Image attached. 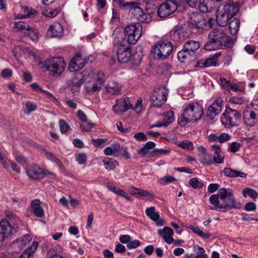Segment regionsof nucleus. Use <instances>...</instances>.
Masks as SVG:
<instances>
[{
    "mask_svg": "<svg viewBox=\"0 0 258 258\" xmlns=\"http://www.w3.org/2000/svg\"><path fill=\"white\" fill-rule=\"evenodd\" d=\"M209 200L214 206H210V210L226 212L232 209H239L241 207V204L236 202L230 189L221 188L216 194L212 195Z\"/></svg>",
    "mask_w": 258,
    "mask_h": 258,
    "instance_id": "1",
    "label": "nucleus"
},
{
    "mask_svg": "<svg viewBox=\"0 0 258 258\" xmlns=\"http://www.w3.org/2000/svg\"><path fill=\"white\" fill-rule=\"evenodd\" d=\"M233 45L232 39L227 35L225 28H214L208 35V40L204 48L208 51L214 50L223 47L230 48Z\"/></svg>",
    "mask_w": 258,
    "mask_h": 258,
    "instance_id": "2",
    "label": "nucleus"
},
{
    "mask_svg": "<svg viewBox=\"0 0 258 258\" xmlns=\"http://www.w3.org/2000/svg\"><path fill=\"white\" fill-rule=\"evenodd\" d=\"M203 114V107L198 103L186 104L183 113L178 117V124L184 126L189 122L197 121L202 118Z\"/></svg>",
    "mask_w": 258,
    "mask_h": 258,
    "instance_id": "3",
    "label": "nucleus"
},
{
    "mask_svg": "<svg viewBox=\"0 0 258 258\" xmlns=\"http://www.w3.org/2000/svg\"><path fill=\"white\" fill-rule=\"evenodd\" d=\"M173 49V45L170 42L159 41L153 46L152 52L155 57L162 60L167 58L171 53Z\"/></svg>",
    "mask_w": 258,
    "mask_h": 258,
    "instance_id": "4",
    "label": "nucleus"
},
{
    "mask_svg": "<svg viewBox=\"0 0 258 258\" xmlns=\"http://www.w3.org/2000/svg\"><path fill=\"white\" fill-rule=\"evenodd\" d=\"M240 118L241 114L238 111L226 107L225 112L221 115V122L226 128H231Z\"/></svg>",
    "mask_w": 258,
    "mask_h": 258,
    "instance_id": "5",
    "label": "nucleus"
},
{
    "mask_svg": "<svg viewBox=\"0 0 258 258\" xmlns=\"http://www.w3.org/2000/svg\"><path fill=\"white\" fill-rule=\"evenodd\" d=\"M45 68L53 74L60 75L65 70L66 63L62 57H53L44 62Z\"/></svg>",
    "mask_w": 258,
    "mask_h": 258,
    "instance_id": "6",
    "label": "nucleus"
},
{
    "mask_svg": "<svg viewBox=\"0 0 258 258\" xmlns=\"http://www.w3.org/2000/svg\"><path fill=\"white\" fill-rule=\"evenodd\" d=\"M143 26L140 23L129 25L125 27L124 32L127 37L129 44H135L141 37Z\"/></svg>",
    "mask_w": 258,
    "mask_h": 258,
    "instance_id": "7",
    "label": "nucleus"
},
{
    "mask_svg": "<svg viewBox=\"0 0 258 258\" xmlns=\"http://www.w3.org/2000/svg\"><path fill=\"white\" fill-rule=\"evenodd\" d=\"M168 90L165 87L156 88L150 96L151 104L154 107H160L167 100Z\"/></svg>",
    "mask_w": 258,
    "mask_h": 258,
    "instance_id": "8",
    "label": "nucleus"
},
{
    "mask_svg": "<svg viewBox=\"0 0 258 258\" xmlns=\"http://www.w3.org/2000/svg\"><path fill=\"white\" fill-rule=\"evenodd\" d=\"M176 0H166L158 8V15L161 18H166L177 9Z\"/></svg>",
    "mask_w": 258,
    "mask_h": 258,
    "instance_id": "9",
    "label": "nucleus"
},
{
    "mask_svg": "<svg viewBox=\"0 0 258 258\" xmlns=\"http://www.w3.org/2000/svg\"><path fill=\"white\" fill-rule=\"evenodd\" d=\"M27 176L32 179L35 180H41L48 174L49 172L40 168L35 164H32L28 166L26 170Z\"/></svg>",
    "mask_w": 258,
    "mask_h": 258,
    "instance_id": "10",
    "label": "nucleus"
},
{
    "mask_svg": "<svg viewBox=\"0 0 258 258\" xmlns=\"http://www.w3.org/2000/svg\"><path fill=\"white\" fill-rule=\"evenodd\" d=\"M188 22L192 25V28L198 31L203 30L206 24L204 16L197 12H192L188 14Z\"/></svg>",
    "mask_w": 258,
    "mask_h": 258,
    "instance_id": "11",
    "label": "nucleus"
},
{
    "mask_svg": "<svg viewBox=\"0 0 258 258\" xmlns=\"http://www.w3.org/2000/svg\"><path fill=\"white\" fill-rule=\"evenodd\" d=\"M1 232H0V242L8 240V237L16 232L15 228L13 227L7 219H3L0 222Z\"/></svg>",
    "mask_w": 258,
    "mask_h": 258,
    "instance_id": "12",
    "label": "nucleus"
},
{
    "mask_svg": "<svg viewBox=\"0 0 258 258\" xmlns=\"http://www.w3.org/2000/svg\"><path fill=\"white\" fill-rule=\"evenodd\" d=\"M223 101L221 98L215 100L210 105L207 111V116L210 119H213L216 116L220 114L222 111Z\"/></svg>",
    "mask_w": 258,
    "mask_h": 258,
    "instance_id": "13",
    "label": "nucleus"
},
{
    "mask_svg": "<svg viewBox=\"0 0 258 258\" xmlns=\"http://www.w3.org/2000/svg\"><path fill=\"white\" fill-rule=\"evenodd\" d=\"M131 56L130 45L118 47L117 58L119 62L123 63L128 62L131 58Z\"/></svg>",
    "mask_w": 258,
    "mask_h": 258,
    "instance_id": "14",
    "label": "nucleus"
},
{
    "mask_svg": "<svg viewBox=\"0 0 258 258\" xmlns=\"http://www.w3.org/2000/svg\"><path fill=\"white\" fill-rule=\"evenodd\" d=\"M131 104L129 101V98L127 97L123 99H120L116 100V104L112 108L113 111L116 114H119L122 112H125L131 108Z\"/></svg>",
    "mask_w": 258,
    "mask_h": 258,
    "instance_id": "15",
    "label": "nucleus"
},
{
    "mask_svg": "<svg viewBox=\"0 0 258 258\" xmlns=\"http://www.w3.org/2000/svg\"><path fill=\"white\" fill-rule=\"evenodd\" d=\"M188 36L189 33L187 29L183 27H179L170 32L171 39L175 42L183 41Z\"/></svg>",
    "mask_w": 258,
    "mask_h": 258,
    "instance_id": "16",
    "label": "nucleus"
},
{
    "mask_svg": "<svg viewBox=\"0 0 258 258\" xmlns=\"http://www.w3.org/2000/svg\"><path fill=\"white\" fill-rule=\"evenodd\" d=\"M86 80V74H80L76 78L68 80L67 84L71 87L72 92H76L79 90L81 86Z\"/></svg>",
    "mask_w": 258,
    "mask_h": 258,
    "instance_id": "17",
    "label": "nucleus"
},
{
    "mask_svg": "<svg viewBox=\"0 0 258 258\" xmlns=\"http://www.w3.org/2000/svg\"><path fill=\"white\" fill-rule=\"evenodd\" d=\"M83 58L80 54L77 53L69 64V70L71 72H77L84 67Z\"/></svg>",
    "mask_w": 258,
    "mask_h": 258,
    "instance_id": "18",
    "label": "nucleus"
},
{
    "mask_svg": "<svg viewBox=\"0 0 258 258\" xmlns=\"http://www.w3.org/2000/svg\"><path fill=\"white\" fill-rule=\"evenodd\" d=\"M126 37L125 33L120 32L119 30L115 29L113 33V44L114 45L117 46L118 47L121 46H126L127 45H130L128 42L125 41V37Z\"/></svg>",
    "mask_w": 258,
    "mask_h": 258,
    "instance_id": "19",
    "label": "nucleus"
},
{
    "mask_svg": "<svg viewBox=\"0 0 258 258\" xmlns=\"http://www.w3.org/2000/svg\"><path fill=\"white\" fill-rule=\"evenodd\" d=\"M221 7L222 10L232 18L239 12L240 5L237 2H229Z\"/></svg>",
    "mask_w": 258,
    "mask_h": 258,
    "instance_id": "20",
    "label": "nucleus"
},
{
    "mask_svg": "<svg viewBox=\"0 0 258 258\" xmlns=\"http://www.w3.org/2000/svg\"><path fill=\"white\" fill-rule=\"evenodd\" d=\"M231 19L228 14L222 10L221 7L218 8L217 11L216 22L219 26L225 27Z\"/></svg>",
    "mask_w": 258,
    "mask_h": 258,
    "instance_id": "21",
    "label": "nucleus"
},
{
    "mask_svg": "<svg viewBox=\"0 0 258 258\" xmlns=\"http://www.w3.org/2000/svg\"><path fill=\"white\" fill-rule=\"evenodd\" d=\"M244 123L249 126H253L256 122V113L251 110H245L243 113Z\"/></svg>",
    "mask_w": 258,
    "mask_h": 258,
    "instance_id": "22",
    "label": "nucleus"
},
{
    "mask_svg": "<svg viewBox=\"0 0 258 258\" xmlns=\"http://www.w3.org/2000/svg\"><path fill=\"white\" fill-rule=\"evenodd\" d=\"M48 33L51 37H60L63 34L62 26L59 23H54L48 30Z\"/></svg>",
    "mask_w": 258,
    "mask_h": 258,
    "instance_id": "23",
    "label": "nucleus"
},
{
    "mask_svg": "<svg viewBox=\"0 0 258 258\" xmlns=\"http://www.w3.org/2000/svg\"><path fill=\"white\" fill-rule=\"evenodd\" d=\"M120 152V144L117 142L113 143L111 146L107 147L104 149V153L105 155H112L114 157L118 156Z\"/></svg>",
    "mask_w": 258,
    "mask_h": 258,
    "instance_id": "24",
    "label": "nucleus"
},
{
    "mask_svg": "<svg viewBox=\"0 0 258 258\" xmlns=\"http://www.w3.org/2000/svg\"><path fill=\"white\" fill-rule=\"evenodd\" d=\"M121 85L115 81L110 82L105 88L106 93L118 95L121 93Z\"/></svg>",
    "mask_w": 258,
    "mask_h": 258,
    "instance_id": "25",
    "label": "nucleus"
},
{
    "mask_svg": "<svg viewBox=\"0 0 258 258\" xmlns=\"http://www.w3.org/2000/svg\"><path fill=\"white\" fill-rule=\"evenodd\" d=\"M159 234L161 236L165 242H181V241L175 240L172 237L173 230L169 227H164L162 230L158 231Z\"/></svg>",
    "mask_w": 258,
    "mask_h": 258,
    "instance_id": "26",
    "label": "nucleus"
},
{
    "mask_svg": "<svg viewBox=\"0 0 258 258\" xmlns=\"http://www.w3.org/2000/svg\"><path fill=\"white\" fill-rule=\"evenodd\" d=\"M214 2L213 0H199V9L203 13H208L213 9Z\"/></svg>",
    "mask_w": 258,
    "mask_h": 258,
    "instance_id": "27",
    "label": "nucleus"
},
{
    "mask_svg": "<svg viewBox=\"0 0 258 258\" xmlns=\"http://www.w3.org/2000/svg\"><path fill=\"white\" fill-rule=\"evenodd\" d=\"M107 187L113 193L124 198L127 201H131V198L128 196V194L115 186L113 183L111 182L107 183Z\"/></svg>",
    "mask_w": 258,
    "mask_h": 258,
    "instance_id": "28",
    "label": "nucleus"
},
{
    "mask_svg": "<svg viewBox=\"0 0 258 258\" xmlns=\"http://www.w3.org/2000/svg\"><path fill=\"white\" fill-rule=\"evenodd\" d=\"M107 187L113 193L124 198L127 201H131V198L128 196V194L115 186L113 183L111 182L107 183Z\"/></svg>",
    "mask_w": 258,
    "mask_h": 258,
    "instance_id": "29",
    "label": "nucleus"
},
{
    "mask_svg": "<svg viewBox=\"0 0 258 258\" xmlns=\"http://www.w3.org/2000/svg\"><path fill=\"white\" fill-rule=\"evenodd\" d=\"M146 214L148 217L155 221L158 225H162L163 221L160 218V216L157 212H155L154 207H152L146 210Z\"/></svg>",
    "mask_w": 258,
    "mask_h": 258,
    "instance_id": "30",
    "label": "nucleus"
},
{
    "mask_svg": "<svg viewBox=\"0 0 258 258\" xmlns=\"http://www.w3.org/2000/svg\"><path fill=\"white\" fill-rule=\"evenodd\" d=\"M211 148L214 151V155L213 157V163L221 164L224 161V157L220 154L221 152V148L216 145L212 146Z\"/></svg>",
    "mask_w": 258,
    "mask_h": 258,
    "instance_id": "31",
    "label": "nucleus"
},
{
    "mask_svg": "<svg viewBox=\"0 0 258 258\" xmlns=\"http://www.w3.org/2000/svg\"><path fill=\"white\" fill-rule=\"evenodd\" d=\"M223 172L224 174L228 177L235 178L237 177H240L242 178H246V174L244 172L238 171L234 169H232L230 168H224Z\"/></svg>",
    "mask_w": 258,
    "mask_h": 258,
    "instance_id": "32",
    "label": "nucleus"
},
{
    "mask_svg": "<svg viewBox=\"0 0 258 258\" xmlns=\"http://www.w3.org/2000/svg\"><path fill=\"white\" fill-rule=\"evenodd\" d=\"M200 43L198 41L189 40L187 41L183 45L184 50H186L189 53L190 52H195L200 47Z\"/></svg>",
    "mask_w": 258,
    "mask_h": 258,
    "instance_id": "33",
    "label": "nucleus"
},
{
    "mask_svg": "<svg viewBox=\"0 0 258 258\" xmlns=\"http://www.w3.org/2000/svg\"><path fill=\"white\" fill-rule=\"evenodd\" d=\"M133 5L128 9L129 12L134 15V17L137 19L141 14H143L142 9L138 6V4L135 2L132 3Z\"/></svg>",
    "mask_w": 258,
    "mask_h": 258,
    "instance_id": "34",
    "label": "nucleus"
},
{
    "mask_svg": "<svg viewBox=\"0 0 258 258\" xmlns=\"http://www.w3.org/2000/svg\"><path fill=\"white\" fill-rule=\"evenodd\" d=\"M240 26V22L236 18H234L229 23V28L231 35H235L239 30Z\"/></svg>",
    "mask_w": 258,
    "mask_h": 258,
    "instance_id": "35",
    "label": "nucleus"
},
{
    "mask_svg": "<svg viewBox=\"0 0 258 258\" xmlns=\"http://www.w3.org/2000/svg\"><path fill=\"white\" fill-rule=\"evenodd\" d=\"M186 227L191 230L194 233L200 237L205 238H208L210 237L209 233H204L196 224H189V225L186 226Z\"/></svg>",
    "mask_w": 258,
    "mask_h": 258,
    "instance_id": "36",
    "label": "nucleus"
},
{
    "mask_svg": "<svg viewBox=\"0 0 258 258\" xmlns=\"http://www.w3.org/2000/svg\"><path fill=\"white\" fill-rule=\"evenodd\" d=\"M13 53L17 59L22 56L25 55L28 52V48L21 46H16L12 50Z\"/></svg>",
    "mask_w": 258,
    "mask_h": 258,
    "instance_id": "37",
    "label": "nucleus"
},
{
    "mask_svg": "<svg viewBox=\"0 0 258 258\" xmlns=\"http://www.w3.org/2000/svg\"><path fill=\"white\" fill-rule=\"evenodd\" d=\"M163 123L164 126H167L170 123H172L174 120V113L172 111H169L163 114Z\"/></svg>",
    "mask_w": 258,
    "mask_h": 258,
    "instance_id": "38",
    "label": "nucleus"
},
{
    "mask_svg": "<svg viewBox=\"0 0 258 258\" xmlns=\"http://www.w3.org/2000/svg\"><path fill=\"white\" fill-rule=\"evenodd\" d=\"M221 54V52L219 51L215 53L212 55H210L209 58L206 59L205 62L206 63L207 67L208 68L211 66H215L217 62V59L219 56H220Z\"/></svg>",
    "mask_w": 258,
    "mask_h": 258,
    "instance_id": "39",
    "label": "nucleus"
},
{
    "mask_svg": "<svg viewBox=\"0 0 258 258\" xmlns=\"http://www.w3.org/2000/svg\"><path fill=\"white\" fill-rule=\"evenodd\" d=\"M102 161L105 168L109 171L113 170L118 165L116 160L112 158L104 159Z\"/></svg>",
    "mask_w": 258,
    "mask_h": 258,
    "instance_id": "40",
    "label": "nucleus"
},
{
    "mask_svg": "<svg viewBox=\"0 0 258 258\" xmlns=\"http://www.w3.org/2000/svg\"><path fill=\"white\" fill-rule=\"evenodd\" d=\"M199 161L200 162L206 165H211L213 163V157L211 154L207 153L202 155H200Z\"/></svg>",
    "mask_w": 258,
    "mask_h": 258,
    "instance_id": "41",
    "label": "nucleus"
},
{
    "mask_svg": "<svg viewBox=\"0 0 258 258\" xmlns=\"http://www.w3.org/2000/svg\"><path fill=\"white\" fill-rule=\"evenodd\" d=\"M26 35H28L30 39L34 41H37L38 40L39 33V31L35 28L29 27V30L25 32Z\"/></svg>",
    "mask_w": 258,
    "mask_h": 258,
    "instance_id": "42",
    "label": "nucleus"
},
{
    "mask_svg": "<svg viewBox=\"0 0 258 258\" xmlns=\"http://www.w3.org/2000/svg\"><path fill=\"white\" fill-rule=\"evenodd\" d=\"M157 8V4L156 0H147L146 1L145 9L149 13H153Z\"/></svg>",
    "mask_w": 258,
    "mask_h": 258,
    "instance_id": "43",
    "label": "nucleus"
},
{
    "mask_svg": "<svg viewBox=\"0 0 258 258\" xmlns=\"http://www.w3.org/2000/svg\"><path fill=\"white\" fill-rule=\"evenodd\" d=\"M113 2L118 6V7L124 11L128 10L132 6L133 2H126L124 0H113Z\"/></svg>",
    "mask_w": 258,
    "mask_h": 258,
    "instance_id": "44",
    "label": "nucleus"
},
{
    "mask_svg": "<svg viewBox=\"0 0 258 258\" xmlns=\"http://www.w3.org/2000/svg\"><path fill=\"white\" fill-rule=\"evenodd\" d=\"M39 243H32L31 246H28L23 252L26 257H30L37 249Z\"/></svg>",
    "mask_w": 258,
    "mask_h": 258,
    "instance_id": "45",
    "label": "nucleus"
},
{
    "mask_svg": "<svg viewBox=\"0 0 258 258\" xmlns=\"http://www.w3.org/2000/svg\"><path fill=\"white\" fill-rule=\"evenodd\" d=\"M132 189L133 190H131V191L133 195H138L142 197H147L150 196L152 198L154 197L153 195L151 194L148 190L135 188L134 187H132Z\"/></svg>",
    "mask_w": 258,
    "mask_h": 258,
    "instance_id": "46",
    "label": "nucleus"
},
{
    "mask_svg": "<svg viewBox=\"0 0 258 258\" xmlns=\"http://www.w3.org/2000/svg\"><path fill=\"white\" fill-rule=\"evenodd\" d=\"M194 251H195L197 255L195 256V258H208V255L205 253V250L203 248L198 246L195 245L193 248Z\"/></svg>",
    "mask_w": 258,
    "mask_h": 258,
    "instance_id": "47",
    "label": "nucleus"
},
{
    "mask_svg": "<svg viewBox=\"0 0 258 258\" xmlns=\"http://www.w3.org/2000/svg\"><path fill=\"white\" fill-rule=\"evenodd\" d=\"M243 197H246L249 196L252 199H256L258 196V193L254 189L249 188H245L242 190Z\"/></svg>",
    "mask_w": 258,
    "mask_h": 258,
    "instance_id": "48",
    "label": "nucleus"
},
{
    "mask_svg": "<svg viewBox=\"0 0 258 258\" xmlns=\"http://www.w3.org/2000/svg\"><path fill=\"white\" fill-rule=\"evenodd\" d=\"M188 183L190 186L195 189L201 188L204 186V183L202 182L199 181L198 179L196 177L190 179L189 180Z\"/></svg>",
    "mask_w": 258,
    "mask_h": 258,
    "instance_id": "49",
    "label": "nucleus"
},
{
    "mask_svg": "<svg viewBox=\"0 0 258 258\" xmlns=\"http://www.w3.org/2000/svg\"><path fill=\"white\" fill-rule=\"evenodd\" d=\"M107 140L106 139H92L91 142L93 145L97 148H102L106 144Z\"/></svg>",
    "mask_w": 258,
    "mask_h": 258,
    "instance_id": "50",
    "label": "nucleus"
},
{
    "mask_svg": "<svg viewBox=\"0 0 258 258\" xmlns=\"http://www.w3.org/2000/svg\"><path fill=\"white\" fill-rule=\"evenodd\" d=\"M137 20L141 23H148L151 21L152 17L149 14L143 12V14H141Z\"/></svg>",
    "mask_w": 258,
    "mask_h": 258,
    "instance_id": "51",
    "label": "nucleus"
},
{
    "mask_svg": "<svg viewBox=\"0 0 258 258\" xmlns=\"http://www.w3.org/2000/svg\"><path fill=\"white\" fill-rule=\"evenodd\" d=\"M45 154L48 160L55 162L58 166H60L62 165L61 161L52 153L45 151Z\"/></svg>",
    "mask_w": 258,
    "mask_h": 258,
    "instance_id": "52",
    "label": "nucleus"
},
{
    "mask_svg": "<svg viewBox=\"0 0 258 258\" xmlns=\"http://www.w3.org/2000/svg\"><path fill=\"white\" fill-rule=\"evenodd\" d=\"M189 55L190 53L187 52L186 50H184V48L183 47L182 50L178 52L177 58L180 61L183 62L185 58Z\"/></svg>",
    "mask_w": 258,
    "mask_h": 258,
    "instance_id": "53",
    "label": "nucleus"
},
{
    "mask_svg": "<svg viewBox=\"0 0 258 258\" xmlns=\"http://www.w3.org/2000/svg\"><path fill=\"white\" fill-rule=\"evenodd\" d=\"M32 211L37 217L43 218L44 217V211L42 208L40 206L33 208V209H32Z\"/></svg>",
    "mask_w": 258,
    "mask_h": 258,
    "instance_id": "54",
    "label": "nucleus"
},
{
    "mask_svg": "<svg viewBox=\"0 0 258 258\" xmlns=\"http://www.w3.org/2000/svg\"><path fill=\"white\" fill-rule=\"evenodd\" d=\"M60 132L62 134L67 133L70 128V125L64 120H60L59 122Z\"/></svg>",
    "mask_w": 258,
    "mask_h": 258,
    "instance_id": "55",
    "label": "nucleus"
},
{
    "mask_svg": "<svg viewBox=\"0 0 258 258\" xmlns=\"http://www.w3.org/2000/svg\"><path fill=\"white\" fill-rule=\"evenodd\" d=\"M76 160L79 164H84L86 162L87 155L85 153H79L76 155Z\"/></svg>",
    "mask_w": 258,
    "mask_h": 258,
    "instance_id": "56",
    "label": "nucleus"
},
{
    "mask_svg": "<svg viewBox=\"0 0 258 258\" xmlns=\"http://www.w3.org/2000/svg\"><path fill=\"white\" fill-rule=\"evenodd\" d=\"M229 101L233 104L240 105L244 103V100L242 97L233 96L229 99Z\"/></svg>",
    "mask_w": 258,
    "mask_h": 258,
    "instance_id": "57",
    "label": "nucleus"
},
{
    "mask_svg": "<svg viewBox=\"0 0 258 258\" xmlns=\"http://www.w3.org/2000/svg\"><path fill=\"white\" fill-rule=\"evenodd\" d=\"M95 75L96 81L99 83L103 85L106 80L104 74L102 72H98Z\"/></svg>",
    "mask_w": 258,
    "mask_h": 258,
    "instance_id": "58",
    "label": "nucleus"
},
{
    "mask_svg": "<svg viewBox=\"0 0 258 258\" xmlns=\"http://www.w3.org/2000/svg\"><path fill=\"white\" fill-rule=\"evenodd\" d=\"M134 138L140 142H145L147 140V137L146 135L143 133H136L134 135Z\"/></svg>",
    "mask_w": 258,
    "mask_h": 258,
    "instance_id": "59",
    "label": "nucleus"
},
{
    "mask_svg": "<svg viewBox=\"0 0 258 258\" xmlns=\"http://www.w3.org/2000/svg\"><path fill=\"white\" fill-rule=\"evenodd\" d=\"M179 146L182 148L187 149V150H192L193 149V144L192 143L188 141H183L181 143Z\"/></svg>",
    "mask_w": 258,
    "mask_h": 258,
    "instance_id": "60",
    "label": "nucleus"
},
{
    "mask_svg": "<svg viewBox=\"0 0 258 258\" xmlns=\"http://www.w3.org/2000/svg\"><path fill=\"white\" fill-rule=\"evenodd\" d=\"M103 86L102 84L99 83L98 82L94 83L91 87L88 89V92H94L98 90H100Z\"/></svg>",
    "mask_w": 258,
    "mask_h": 258,
    "instance_id": "61",
    "label": "nucleus"
},
{
    "mask_svg": "<svg viewBox=\"0 0 258 258\" xmlns=\"http://www.w3.org/2000/svg\"><path fill=\"white\" fill-rule=\"evenodd\" d=\"M116 126L117 130L122 133H128L131 132V127L124 128L123 124L121 122H117Z\"/></svg>",
    "mask_w": 258,
    "mask_h": 258,
    "instance_id": "62",
    "label": "nucleus"
},
{
    "mask_svg": "<svg viewBox=\"0 0 258 258\" xmlns=\"http://www.w3.org/2000/svg\"><path fill=\"white\" fill-rule=\"evenodd\" d=\"M15 26L17 28L21 30H25V32H27L28 30H29V28L30 27L28 25L22 22H19L16 23L15 24Z\"/></svg>",
    "mask_w": 258,
    "mask_h": 258,
    "instance_id": "63",
    "label": "nucleus"
},
{
    "mask_svg": "<svg viewBox=\"0 0 258 258\" xmlns=\"http://www.w3.org/2000/svg\"><path fill=\"white\" fill-rule=\"evenodd\" d=\"M42 93H44L46 95V97L48 98L50 101L53 102L54 103L56 104L59 103V102L58 101L56 97L51 93L48 92L46 90H44V92H43Z\"/></svg>",
    "mask_w": 258,
    "mask_h": 258,
    "instance_id": "64",
    "label": "nucleus"
}]
</instances>
